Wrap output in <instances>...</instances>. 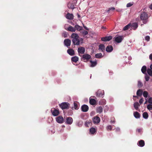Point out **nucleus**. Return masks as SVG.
<instances>
[{"label":"nucleus","instance_id":"nucleus-15","mask_svg":"<svg viewBox=\"0 0 152 152\" xmlns=\"http://www.w3.org/2000/svg\"><path fill=\"white\" fill-rule=\"evenodd\" d=\"M66 18L68 19L72 20L74 18V16L72 14L68 13L66 15Z\"/></svg>","mask_w":152,"mask_h":152},{"label":"nucleus","instance_id":"nucleus-52","mask_svg":"<svg viewBox=\"0 0 152 152\" xmlns=\"http://www.w3.org/2000/svg\"><path fill=\"white\" fill-rule=\"evenodd\" d=\"M141 130V129H137V131L138 132H140Z\"/></svg>","mask_w":152,"mask_h":152},{"label":"nucleus","instance_id":"nucleus-21","mask_svg":"<svg viewBox=\"0 0 152 152\" xmlns=\"http://www.w3.org/2000/svg\"><path fill=\"white\" fill-rule=\"evenodd\" d=\"M75 31L76 30H77L78 31H80L82 30L83 29V27L82 26H80L78 25H76L75 26Z\"/></svg>","mask_w":152,"mask_h":152},{"label":"nucleus","instance_id":"nucleus-47","mask_svg":"<svg viewBox=\"0 0 152 152\" xmlns=\"http://www.w3.org/2000/svg\"><path fill=\"white\" fill-rule=\"evenodd\" d=\"M115 119L114 118H111V121H110V122L111 123H115Z\"/></svg>","mask_w":152,"mask_h":152},{"label":"nucleus","instance_id":"nucleus-25","mask_svg":"<svg viewBox=\"0 0 152 152\" xmlns=\"http://www.w3.org/2000/svg\"><path fill=\"white\" fill-rule=\"evenodd\" d=\"M141 71L144 74H145L146 73V71L147 70V67L145 66H143L141 68Z\"/></svg>","mask_w":152,"mask_h":152},{"label":"nucleus","instance_id":"nucleus-56","mask_svg":"<svg viewBox=\"0 0 152 152\" xmlns=\"http://www.w3.org/2000/svg\"><path fill=\"white\" fill-rule=\"evenodd\" d=\"M120 129L119 128H117L116 129V130L117 131H120Z\"/></svg>","mask_w":152,"mask_h":152},{"label":"nucleus","instance_id":"nucleus-31","mask_svg":"<svg viewBox=\"0 0 152 152\" xmlns=\"http://www.w3.org/2000/svg\"><path fill=\"white\" fill-rule=\"evenodd\" d=\"M131 23H129L127 25L125 26L123 29L124 31H125L128 30L129 28L131 27Z\"/></svg>","mask_w":152,"mask_h":152},{"label":"nucleus","instance_id":"nucleus-30","mask_svg":"<svg viewBox=\"0 0 152 152\" xmlns=\"http://www.w3.org/2000/svg\"><path fill=\"white\" fill-rule=\"evenodd\" d=\"M134 115L136 118H139L140 117V114L137 112H135L134 113Z\"/></svg>","mask_w":152,"mask_h":152},{"label":"nucleus","instance_id":"nucleus-26","mask_svg":"<svg viewBox=\"0 0 152 152\" xmlns=\"http://www.w3.org/2000/svg\"><path fill=\"white\" fill-rule=\"evenodd\" d=\"M143 91L142 90L139 89L138 90L137 92V96H140L142 95Z\"/></svg>","mask_w":152,"mask_h":152},{"label":"nucleus","instance_id":"nucleus-5","mask_svg":"<svg viewBox=\"0 0 152 152\" xmlns=\"http://www.w3.org/2000/svg\"><path fill=\"white\" fill-rule=\"evenodd\" d=\"M51 111L52 115L54 116H57L59 113V110L56 109L54 108H52L51 109Z\"/></svg>","mask_w":152,"mask_h":152},{"label":"nucleus","instance_id":"nucleus-41","mask_svg":"<svg viewBox=\"0 0 152 152\" xmlns=\"http://www.w3.org/2000/svg\"><path fill=\"white\" fill-rule=\"evenodd\" d=\"M81 33L84 36H85L88 34V32L84 30L81 31Z\"/></svg>","mask_w":152,"mask_h":152},{"label":"nucleus","instance_id":"nucleus-11","mask_svg":"<svg viewBox=\"0 0 152 152\" xmlns=\"http://www.w3.org/2000/svg\"><path fill=\"white\" fill-rule=\"evenodd\" d=\"M100 121V118L98 116H95L93 119V122L94 124H98Z\"/></svg>","mask_w":152,"mask_h":152},{"label":"nucleus","instance_id":"nucleus-23","mask_svg":"<svg viewBox=\"0 0 152 152\" xmlns=\"http://www.w3.org/2000/svg\"><path fill=\"white\" fill-rule=\"evenodd\" d=\"M89 103L92 105H94L96 104V101L94 99H90Z\"/></svg>","mask_w":152,"mask_h":152},{"label":"nucleus","instance_id":"nucleus-7","mask_svg":"<svg viewBox=\"0 0 152 152\" xmlns=\"http://www.w3.org/2000/svg\"><path fill=\"white\" fill-rule=\"evenodd\" d=\"M56 121L59 123L61 124L64 122V119L62 116H59L56 118Z\"/></svg>","mask_w":152,"mask_h":152},{"label":"nucleus","instance_id":"nucleus-61","mask_svg":"<svg viewBox=\"0 0 152 152\" xmlns=\"http://www.w3.org/2000/svg\"><path fill=\"white\" fill-rule=\"evenodd\" d=\"M133 96V97H137V96Z\"/></svg>","mask_w":152,"mask_h":152},{"label":"nucleus","instance_id":"nucleus-54","mask_svg":"<svg viewBox=\"0 0 152 152\" xmlns=\"http://www.w3.org/2000/svg\"><path fill=\"white\" fill-rule=\"evenodd\" d=\"M69 8L72 9H73L74 8V6H72L71 7H70Z\"/></svg>","mask_w":152,"mask_h":152},{"label":"nucleus","instance_id":"nucleus-1","mask_svg":"<svg viewBox=\"0 0 152 152\" xmlns=\"http://www.w3.org/2000/svg\"><path fill=\"white\" fill-rule=\"evenodd\" d=\"M71 37L73 39L72 42L74 45H79L80 42L78 39L79 36L78 34L75 33H72L71 36Z\"/></svg>","mask_w":152,"mask_h":152},{"label":"nucleus","instance_id":"nucleus-42","mask_svg":"<svg viewBox=\"0 0 152 152\" xmlns=\"http://www.w3.org/2000/svg\"><path fill=\"white\" fill-rule=\"evenodd\" d=\"M106 128L107 130L111 131L112 129V126L111 125H108L107 127Z\"/></svg>","mask_w":152,"mask_h":152},{"label":"nucleus","instance_id":"nucleus-57","mask_svg":"<svg viewBox=\"0 0 152 152\" xmlns=\"http://www.w3.org/2000/svg\"><path fill=\"white\" fill-rule=\"evenodd\" d=\"M150 69H152V64H151L150 66Z\"/></svg>","mask_w":152,"mask_h":152},{"label":"nucleus","instance_id":"nucleus-8","mask_svg":"<svg viewBox=\"0 0 152 152\" xmlns=\"http://www.w3.org/2000/svg\"><path fill=\"white\" fill-rule=\"evenodd\" d=\"M71 41L69 39H65L64 41V43L65 45L67 47H68L71 45Z\"/></svg>","mask_w":152,"mask_h":152},{"label":"nucleus","instance_id":"nucleus-45","mask_svg":"<svg viewBox=\"0 0 152 152\" xmlns=\"http://www.w3.org/2000/svg\"><path fill=\"white\" fill-rule=\"evenodd\" d=\"M148 102L150 104H152V97H150L148 99Z\"/></svg>","mask_w":152,"mask_h":152},{"label":"nucleus","instance_id":"nucleus-48","mask_svg":"<svg viewBox=\"0 0 152 152\" xmlns=\"http://www.w3.org/2000/svg\"><path fill=\"white\" fill-rule=\"evenodd\" d=\"M115 9V8L114 7H111L110 8H109L108 11H110L111 10H114Z\"/></svg>","mask_w":152,"mask_h":152},{"label":"nucleus","instance_id":"nucleus-60","mask_svg":"<svg viewBox=\"0 0 152 152\" xmlns=\"http://www.w3.org/2000/svg\"><path fill=\"white\" fill-rule=\"evenodd\" d=\"M71 114H70V115H71V114H72V110H71Z\"/></svg>","mask_w":152,"mask_h":152},{"label":"nucleus","instance_id":"nucleus-43","mask_svg":"<svg viewBox=\"0 0 152 152\" xmlns=\"http://www.w3.org/2000/svg\"><path fill=\"white\" fill-rule=\"evenodd\" d=\"M142 85H143L141 82H138V87H139V88H140L142 86Z\"/></svg>","mask_w":152,"mask_h":152},{"label":"nucleus","instance_id":"nucleus-4","mask_svg":"<svg viewBox=\"0 0 152 152\" xmlns=\"http://www.w3.org/2000/svg\"><path fill=\"white\" fill-rule=\"evenodd\" d=\"M114 41L118 43L121 42L123 40L124 37L123 36H117L115 37L114 38Z\"/></svg>","mask_w":152,"mask_h":152},{"label":"nucleus","instance_id":"nucleus-44","mask_svg":"<svg viewBox=\"0 0 152 152\" xmlns=\"http://www.w3.org/2000/svg\"><path fill=\"white\" fill-rule=\"evenodd\" d=\"M145 39L146 40L149 41L150 39V37L148 36H147L145 37Z\"/></svg>","mask_w":152,"mask_h":152},{"label":"nucleus","instance_id":"nucleus-32","mask_svg":"<svg viewBox=\"0 0 152 152\" xmlns=\"http://www.w3.org/2000/svg\"><path fill=\"white\" fill-rule=\"evenodd\" d=\"M90 62L91 63V67H93L95 66L97 64V62L96 61H90Z\"/></svg>","mask_w":152,"mask_h":152},{"label":"nucleus","instance_id":"nucleus-19","mask_svg":"<svg viewBox=\"0 0 152 152\" xmlns=\"http://www.w3.org/2000/svg\"><path fill=\"white\" fill-rule=\"evenodd\" d=\"M113 47L112 45H108L106 48V50L107 52H110L113 51Z\"/></svg>","mask_w":152,"mask_h":152},{"label":"nucleus","instance_id":"nucleus-28","mask_svg":"<svg viewBox=\"0 0 152 152\" xmlns=\"http://www.w3.org/2000/svg\"><path fill=\"white\" fill-rule=\"evenodd\" d=\"M103 111V107L102 106H99L96 109V112L98 113H101Z\"/></svg>","mask_w":152,"mask_h":152},{"label":"nucleus","instance_id":"nucleus-9","mask_svg":"<svg viewBox=\"0 0 152 152\" xmlns=\"http://www.w3.org/2000/svg\"><path fill=\"white\" fill-rule=\"evenodd\" d=\"M78 52L79 53L83 54L85 52V48L83 47H80L78 49Z\"/></svg>","mask_w":152,"mask_h":152},{"label":"nucleus","instance_id":"nucleus-6","mask_svg":"<svg viewBox=\"0 0 152 152\" xmlns=\"http://www.w3.org/2000/svg\"><path fill=\"white\" fill-rule=\"evenodd\" d=\"M112 36H106L104 37L101 38V40L104 42H106L112 39Z\"/></svg>","mask_w":152,"mask_h":152},{"label":"nucleus","instance_id":"nucleus-27","mask_svg":"<svg viewBox=\"0 0 152 152\" xmlns=\"http://www.w3.org/2000/svg\"><path fill=\"white\" fill-rule=\"evenodd\" d=\"M134 107L136 110H138V107L140 106V104L137 102H135L134 104Z\"/></svg>","mask_w":152,"mask_h":152},{"label":"nucleus","instance_id":"nucleus-49","mask_svg":"<svg viewBox=\"0 0 152 152\" xmlns=\"http://www.w3.org/2000/svg\"><path fill=\"white\" fill-rule=\"evenodd\" d=\"M149 59L152 60V53H151L149 56Z\"/></svg>","mask_w":152,"mask_h":152},{"label":"nucleus","instance_id":"nucleus-20","mask_svg":"<svg viewBox=\"0 0 152 152\" xmlns=\"http://www.w3.org/2000/svg\"><path fill=\"white\" fill-rule=\"evenodd\" d=\"M137 144L138 146L141 147H142L145 145V142L143 140H140L138 141Z\"/></svg>","mask_w":152,"mask_h":152},{"label":"nucleus","instance_id":"nucleus-22","mask_svg":"<svg viewBox=\"0 0 152 152\" xmlns=\"http://www.w3.org/2000/svg\"><path fill=\"white\" fill-rule=\"evenodd\" d=\"M78 58L76 56L72 57L71 58V61L72 62L76 63L78 61Z\"/></svg>","mask_w":152,"mask_h":152},{"label":"nucleus","instance_id":"nucleus-55","mask_svg":"<svg viewBox=\"0 0 152 152\" xmlns=\"http://www.w3.org/2000/svg\"><path fill=\"white\" fill-rule=\"evenodd\" d=\"M149 8H150V9L152 10V4L150 5L149 6Z\"/></svg>","mask_w":152,"mask_h":152},{"label":"nucleus","instance_id":"nucleus-3","mask_svg":"<svg viewBox=\"0 0 152 152\" xmlns=\"http://www.w3.org/2000/svg\"><path fill=\"white\" fill-rule=\"evenodd\" d=\"M69 106L70 104L67 102H63L59 104V106L63 110L68 109Z\"/></svg>","mask_w":152,"mask_h":152},{"label":"nucleus","instance_id":"nucleus-53","mask_svg":"<svg viewBox=\"0 0 152 152\" xmlns=\"http://www.w3.org/2000/svg\"><path fill=\"white\" fill-rule=\"evenodd\" d=\"M101 28L102 29H106V28L105 27H104V26H102L101 27Z\"/></svg>","mask_w":152,"mask_h":152},{"label":"nucleus","instance_id":"nucleus-12","mask_svg":"<svg viewBox=\"0 0 152 152\" xmlns=\"http://www.w3.org/2000/svg\"><path fill=\"white\" fill-rule=\"evenodd\" d=\"M104 91L102 93L100 90H98L96 93V95L97 97H103L104 96Z\"/></svg>","mask_w":152,"mask_h":152},{"label":"nucleus","instance_id":"nucleus-38","mask_svg":"<svg viewBox=\"0 0 152 152\" xmlns=\"http://www.w3.org/2000/svg\"><path fill=\"white\" fill-rule=\"evenodd\" d=\"M134 4L133 2H130L129 3L126 4V7H129L132 6Z\"/></svg>","mask_w":152,"mask_h":152},{"label":"nucleus","instance_id":"nucleus-29","mask_svg":"<svg viewBox=\"0 0 152 152\" xmlns=\"http://www.w3.org/2000/svg\"><path fill=\"white\" fill-rule=\"evenodd\" d=\"M79 103L77 102H75L74 103V108L75 110H77L79 108L78 104Z\"/></svg>","mask_w":152,"mask_h":152},{"label":"nucleus","instance_id":"nucleus-51","mask_svg":"<svg viewBox=\"0 0 152 152\" xmlns=\"http://www.w3.org/2000/svg\"><path fill=\"white\" fill-rule=\"evenodd\" d=\"M64 38H66V37H67V34H66V33H64Z\"/></svg>","mask_w":152,"mask_h":152},{"label":"nucleus","instance_id":"nucleus-33","mask_svg":"<svg viewBox=\"0 0 152 152\" xmlns=\"http://www.w3.org/2000/svg\"><path fill=\"white\" fill-rule=\"evenodd\" d=\"M95 57L96 58H100L102 57V55L101 53H97L95 55Z\"/></svg>","mask_w":152,"mask_h":152},{"label":"nucleus","instance_id":"nucleus-10","mask_svg":"<svg viewBox=\"0 0 152 152\" xmlns=\"http://www.w3.org/2000/svg\"><path fill=\"white\" fill-rule=\"evenodd\" d=\"M81 109L82 111L86 112L88 110L89 107L87 105L83 104L81 106Z\"/></svg>","mask_w":152,"mask_h":152},{"label":"nucleus","instance_id":"nucleus-14","mask_svg":"<svg viewBox=\"0 0 152 152\" xmlns=\"http://www.w3.org/2000/svg\"><path fill=\"white\" fill-rule=\"evenodd\" d=\"M66 123L68 124H71L73 122L72 118L71 117H68L66 118Z\"/></svg>","mask_w":152,"mask_h":152},{"label":"nucleus","instance_id":"nucleus-16","mask_svg":"<svg viewBox=\"0 0 152 152\" xmlns=\"http://www.w3.org/2000/svg\"><path fill=\"white\" fill-rule=\"evenodd\" d=\"M105 50V47L103 44H101L99 46V50L102 52H104Z\"/></svg>","mask_w":152,"mask_h":152},{"label":"nucleus","instance_id":"nucleus-13","mask_svg":"<svg viewBox=\"0 0 152 152\" xmlns=\"http://www.w3.org/2000/svg\"><path fill=\"white\" fill-rule=\"evenodd\" d=\"M65 29L71 32H75V27H73L71 25H69L68 28H66L65 27Z\"/></svg>","mask_w":152,"mask_h":152},{"label":"nucleus","instance_id":"nucleus-40","mask_svg":"<svg viewBox=\"0 0 152 152\" xmlns=\"http://www.w3.org/2000/svg\"><path fill=\"white\" fill-rule=\"evenodd\" d=\"M147 108L150 111L152 110V104H149L148 105Z\"/></svg>","mask_w":152,"mask_h":152},{"label":"nucleus","instance_id":"nucleus-50","mask_svg":"<svg viewBox=\"0 0 152 152\" xmlns=\"http://www.w3.org/2000/svg\"><path fill=\"white\" fill-rule=\"evenodd\" d=\"M83 26L84 27V28L86 30H89V29L88 28H87L86 26H85L84 25H83Z\"/></svg>","mask_w":152,"mask_h":152},{"label":"nucleus","instance_id":"nucleus-46","mask_svg":"<svg viewBox=\"0 0 152 152\" xmlns=\"http://www.w3.org/2000/svg\"><path fill=\"white\" fill-rule=\"evenodd\" d=\"M143 101H144L143 99V98H142L140 99L139 101V103L140 104H141L143 103Z\"/></svg>","mask_w":152,"mask_h":152},{"label":"nucleus","instance_id":"nucleus-39","mask_svg":"<svg viewBox=\"0 0 152 152\" xmlns=\"http://www.w3.org/2000/svg\"><path fill=\"white\" fill-rule=\"evenodd\" d=\"M145 74V80L146 81H148L150 79V77L147 75V74L146 73Z\"/></svg>","mask_w":152,"mask_h":152},{"label":"nucleus","instance_id":"nucleus-34","mask_svg":"<svg viewBox=\"0 0 152 152\" xmlns=\"http://www.w3.org/2000/svg\"><path fill=\"white\" fill-rule=\"evenodd\" d=\"M90 132L92 134H94L96 132V129L94 128H91L90 129Z\"/></svg>","mask_w":152,"mask_h":152},{"label":"nucleus","instance_id":"nucleus-37","mask_svg":"<svg viewBox=\"0 0 152 152\" xmlns=\"http://www.w3.org/2000/svg\"><path fill=\"white\" fill-rule=\"evenodd\" d=\"M143 96L145 98H147L148 95V93L146 91L143 92Z\"/></svg>","mask_w":152,"mask_h":152},{"label":"nucleus","instance_id":"nucleus-17","mask_svg":"<svg viewBox=\"0 0 152 152\" xmlns=\"http://www.w3.org/2000/svg\"><path fill=\"white\" fill-rule=\"evenodd\" d=\"M138 26V25L137 23H134L132 24H131V27L134 30H135Z\"/></svg>","mask_w":152,"mask_h":152},{"label":"nucleus","instance_id":"nucleus-24","mask_svg":"<svg viewBox=\"0 0 152 152\" xmlns=\"http://www.w3.org/2000/svg\"><path fill=\"white\" fill-rule=\"evenodd\" d=\"M91 57V56L90 55L88 54H86L83 55V58L86 59L87 60L89 59Z\"/></svg>","mask_w":152,"mask_h":152},{"label":"nucleus","instance_id":"nucleus-2","mask_svg":"<svg viewBox=\"0 0 152 152\" xmlns=\"http://www.w3.org/2000/svg\"><path fill=\"white\" fill-rule=\"evenodd\" d=\"M148 16L146 12H142L140 15V19L143 21L144 24H146L148 21Z\"/></svg>","mask_w":152,"mask_h":152},{"label":"nucleus","instance_id":"nucleus-18","mask_svg":"<svg viewBox=\"0 0 152 152\" xmlns=\"http://www.w3.org/2000/svg\"><path fill=\"white\" fill-rule=\"evenodd\" d=\"M67 53L70 56H72L75 55V52L72 49H69L67 50Z\"/></svg>","mask_w":152,"mask_h":152},{"label":"nucleus","instance_id":"nucleus-35","mask_svg":"<svg viewBox=\"0 0 152 152\" xmlns=\"http://www.w3.org/2000/svg\"><path fill=\"white\" fill-rule=\"evenodd\" d=\"M142 116L144 118L147 119L148 117V114L146 112H144L142 114Z\"/></svg>","mask_w":152,"mask_h":152},{"label":"nucleus","instance_id":"nucleus-36","mask_svg":"<svg viewBox=\"0 0 152 152\" xmlns=\"http://www.w3.org/2000/svg\"><path fill=\"white\" fill-rule=\"evenodd\" d=\"M148 74L151 76H152V70L151 69L148 68L147 70Z\"/></svg>","mask_w":152,"mask_h":152},{"label":"nucleus","instance_id":"nucleus-59","mask_svg":"<svg viewBox=\"0 0 152 152\" xmlns=\"http://www.w3.org/2000/svg\"><path fill=\"white\" fill-rule=\"evenodd\" d=\"M146 101L145 102L144 104H146L147 102V101L146 99Z\"/></svg>","mask_w":152,"mask_h":152},{"label":"nucleus","instance_id":"nucleus-58","mask_svg":"<svg viewBox=\"0 0 152 152\" xmlns=\"http://www.w3.org/2000/svg\"><path fill=\"white\" fill-rule=\"evenodd\" d=\"M77 17L78 18H80V16L78 14H77Z\"/></svg>","mask_w":152,"mask_h":152}]
</instances>
